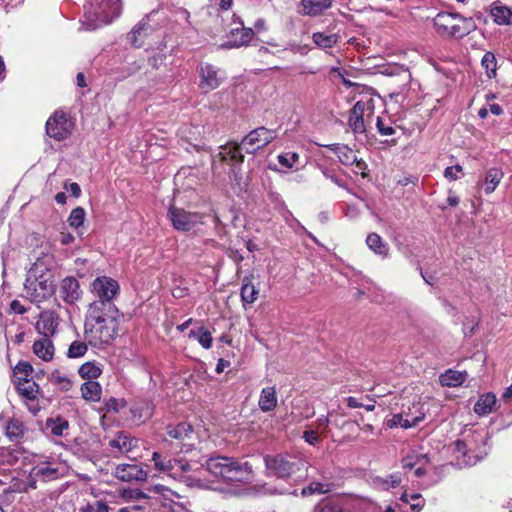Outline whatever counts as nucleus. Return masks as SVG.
Here are the masks:
<instances>
[{
    "mask_svg": "<svg viewBox=\"0 0 512 512\" xmlns=\"http://www.w3.org/2000/svg\"><path fill=\"white\" fill-rule=\"evenodd\" d=\"M98 316L94 317L88 313L85 323V337L93 346L111 343L118 335L119 323L122 318L119 311H102Z\"/></svg>",
    "mask_w": 512,
    "mask_h": 512,
    "instance_id": "f257e3e1",
    "label": "nucleus"
},
{
    "mask_svg": "<svg viewBox=\"0 0 512 512\" xmlns=\"http://www.w3.org/2000/svg\"><path fill=\"white\" fill-rule=\"evenodd\" d=\"M152 461L155 468L167 476L184 482L189 487H200L202 481L197 475L199 468H193V465L181 457H168L160 452L152 454Z\"/></svg>",
    "mask_w": 512,
    "mask_h": 512,
    "instance_id": "f03ea898",
    "label": "nucleus"
},
{
    "mask_svg": "<svg viewBox=\"0 0 512 512\" xmlns=\"http://www.w3.org/2000/svg\"><path fill=\"white\" fill-rule=\"evenodd\" d=\"M119 284L116 280L100 276L94 279L91 284V293L94 301L90 303L87 313H91L94 317H99V313L119 311L114 303V299L119 294Z\"/></svg>",
    "mask_w": 512,
    "mask_h": 512,
    "instance_id": "7ed1b4c3",
    "label": "nucleus"
},
{
    "mask_svg": "<svg viewBox=\"0 0 512 512\" xmlns=\"http://www.w3.org/2000/svg\"><path fill=\"white\" fill-rule=\"evenodd\" d=\"M433 24L437 34L444 38H463L476 29L472 18L449 12L438 13Z\"/></svg>",
    "mask_w": 512,
    "mask_h": 512,
    "instance_id": "20e7f679",
    "label": "nucleus"
},
{
    "mask_svg": "<svg viewBox=\"0 0 512 512\" xmlns=\"http://www.w3.org/2000/svg\"><path fill=\"white\" fill-rule=\"evenodd\" d=\"M265 466L270 475L286 479L300 473L298 478H305L307 463L304 459L290 454L267 455Z\"/></svg>",
    "mask_w": 512,
    "mask_h": 512,
    "instance_id": "39448f33",
    "label": "nucleus"
},
{
    "mask_svg": "<svg viewBox=\"0 0 512 512\" xmlns=\"http://www.w3.org/2000/svg\"><path fill=\"white\" fill-rule=\"evenodd\" d=\"M121 0H88L87 16L91 29L111 23L121 13Z\"/></svg>",
    "mask_w": 512,
    "mask_h": 512,
    "instance_id": "423d86ee",
    "label": "nucleus"
},
{
    "mask_svg": "<svg viewBox=\"0 0 512 512\" xmlns=\"http://www.w3.org/2000/svg\"><path fill=\"white\" fill-rule=\"evenodd\" d=\"M454 450L461 454L463 461L468 465H475L486 454L484 437L479 433L466 435L454 443Z\"/></svg>",
    "mask_w": 512,
    "mask_h": 512,
    "instance_id": "0eeeda50",
    "label": "nucleus"
},
{
    "mask_svg": "<svg viewBox=\"0 0 512 512\" xmlns=\"http://www.w3.org/2000/svg\"><path fill=\"white\" fill-rule=\"evenodd\" d=\"M375 105L372 97H363L359 99L352 109L348 117V126L355 134H363L366 127L371 122L374 115Z\"/></svg>",
    "mask_w": 512,
    "mask_h": 512,
    "instance_id": "6e6552de",
    "label": "nucleus"
},
{
    "mask_svg": "<svg viewBox=\"0 0 512 512\" xmlns=\"http://www.w3.org/2000/svg\"><path fill=\"white\" fill-rule=\"evenodd\" d=\"M27 298L33 303H41L56 293V288L50 278H27L25 282Z\"/></svg>",
    "mask_w": 512,
    "mask_h": 512,
    "instance_id": "1a4fd4ad",
    "label": "nucleus"
},
{
    "mask_svg": "<svg viewBox=\"0 0 512 512\" xmlns=\"http://www.w3.org/2000/svg\"><path fill=\"white\" fill-rule=\"evenodd\" d=\"M74 123L63 111H56L46 122V133L49 137L62 141L72 132Z\"/></svg>",
    "mask_w": 512,
    "mask_h": 512,
    "instance_id": "9d476101",
    "label": "nucleus"
},
{
    "mask_svg": "<svg viewBox=\"0 0 512 512\" xmlns=\"http://www.w3.org/2000/svg\"><path fill=\"white\" fill-rule=\"evenodd\" d=\"M277 137L276 131L266 127H258L242 139V147L246 153L253 154L264 148Z\"/></svg>",
    "mask_w": 512,
    "mask_h": 512,
    "instance_id": "9b49d317",
    "label": "nucleus"
},
{
    "mask_svg": "<svg viewBox=\"0 0 512 512\" xmlns=\"http://www.w3.org/2000/svg\"><path fill=\"white\" fill-rule=\"evenodd\" d=\"M233 22L238 26L232 28L227 35V41L222 44L223 48H239L248 45L254 37V31L246 28L243 21L236 15H233Z\"/></svg>",
    "mask_w": 512,
    "mask_h": 512,
    "instance_id": "f8f14e48",
    "label": "nucleus"
},
{
    "mask_svg": "<svg viewBox=\"0 0 512 512\" xmlns=\"http://www.w3.org/2000/svg\"><path fill=\"white\" fill-rule=\"evenodd\" d=\"M169 219L173 227L178 231H190L198 223H201V216L197 213L185 211L182 208L170 207L168 211Z\"/></svg>",
    "mask_w": 512,
    "mask_h": 512,
    "instance_id": "ddd939ff",
    "label": "nucleus"
},
{
    "mask_svg": "<svg viewBox=\"0 0 512 512\" xmlns=\"http://www.w3.org/2000/svg\"><path fill=\"white\" fill-rule=\"evenodd\" d=\"M56 292L57 297L67 305L75 304L82 297L80 284L73 276L62 279Z\"/></svg>",
    "mask_w": 512,
    "mask_h": 512,
    "instance_id": "4468645a",
    "label": "nucleus"
},
{
    "mask_svg": "<svg viewBox=\"0 0 512 512\" xmlns=\"http://www.w3.org/2000/svg\"><path fill=\"white\" fill-rule=\"evenodd\" d=\"M234 461L235 458L232 457L212 456L206 460L204 466L211 475L224 482Z\"/></svg>",
    "mask_w": 512,
    "mask_h": 512,
    "instance_id": "2eb2a0df",
    "label": "nucleus"
},
{
    "mask_svg": "<svg viewBox=\"0 0 512 512\" xmlns=\"http://www.w3.org/2000/svg\"><path fill=\"white\" fill-rule=\"evenodd\" d=\"M199 74V87L203 92L208 93L220 86L221 77L219 75L218 69L213 65L208 63L202 64L200 66Z\"/></svg>",
    "mask_w": 512,
    "mask_h": 512,
    "instance_id": "dca6fc26",
    "label": "nucleus"
},
{
    "mask_svg": "<svg viewBox=\"0 0 512 512\" xmlns=\"http://www.w3.org/2000/svg\"><path fill=\"white\" fill-rule=\"evenodd\" d=\"M59 326V316L54 311H43L40 313L39 320L36 323V330L43 335V338L52 337L57 332Z\"/></svg>",
    "mask_w": 512,
    "mask_h": 512,
    "instance_id": "f3484780",
    "label": "nucleus"
},
{
    "mask_svg": "<svg viewBox=\"0 0 512 512\" xmlns=\"http://www.w3.org/2000/svg\"><path fill=\"white\" fill-rule=\"evenodd\" d=\"M253 478L252 466L248 462L239 460L234 461L228 476L224 482L226 483H246Z\"/></svg>",
    "mask_w": 512,
    "mask_h": 512,
    "instance_id": "a211bd4d",
    "label": "nucleus"
},
{
    "mask_svg": "<svg viewBox=\"0 0 512 512\" xmlns=\"http://www.w3.org/2000/svg\"><path fill=\"white\" fill-rule=\"evenodd\" d=\"M114 476L124 482L130 481H144L147 478V473L136 464H120L117 465L113 471Z\"/></svg>",
    "mask_w": 512,
    "mask_h": 512,
    "instance_id": "6ab92c4d",
    "label": "nucleus"
},
{
    "mask_svg": "<svg viewBox=\"0 0 512 512\" xmlns=\"http://www.w3.org/2000/svg\"><path fill=\"white\" fill-rule=\"evenodd\" d=\"M242 150H244L242 143L227 144L221 147V150L216 157L219 158L220 161L228 162L230 164H241L244 161Z\"/></svg>",
    "mask_w": 512,
    "mask_h": 512,
    "instance_id": "aec40b11",
    "label": "nucleus"
},
{
    "mask_svg": "<svg viewBox=\"0 0 512 512\" xmlns=\"http://www.w3.org/2000/svg\"><path fill=\"white\" fill-rule=\"evenodd\" d=\"M254 275L249 274L243 277L241 285V301L243 306L253 304L259 295L258 285L254 283Z\"/></svg>",
    "mask_w": 512,
    "mask_h": 512,
    "instance_id": "412c9836",
    "label": "nucleus"
},
{
    "mask_svg": "<svg viewBox=\"0 0 512 512\" xmlns=\"http://www.w3.org/2000/svg\"><path fill=\"white\" fill-rule=\"evenodd\" d=\"M59 476V471L57 468L51 466L50 464H39L33 467L31 471L32 481L30 483L31 488L36 487V480L40 479L43 481H50L57 479Z\"/></svg>",
    "mask_w": 512,
    "mask_h": 512,
    "instance_id": "4be33fe9",
    "label": "nucleus"
},
{
    "mask_svg": "<svg viewBox=\"0 0 512 512\" xmlns=\"http://www.w3.org/2000/svg\"><path fill=\"white\" fill-rule=\"evenodd\" d=\"M15 384L19 395L26 400L34 401L41 393L39 385L31 379L19 378Z\"/></svg>",
    "mask_w": 512,
    "mask_h": 512,
    "instance_id": "5701e85b",
    "label": "nucleus"
},
{
    "mask_svg": "<svg viewBox=\"0 0 512 512\" xmlns=\"http://www.w3.org/2000/svg\"><path fill=\"white\" fill-rule=\"evenodd\" d=\"M109 445L112 449H116L119 453L125 454L137 447L138 440L131 437L126 432H118L116 437L110 440Z\"/></svg>",
    "mask_w": 512,
    "mask_h": 512,
    "instance_id": "b1692460",
    "label": "nucleus"
},
{
    "mask_svg": "<svg viewBox=\"0 0 512 512\" xmlns=\"http://www.w3.org/2000/svg\"><path fill=\"white\" fill-rule=\"evenodd\" d=\"M332 0H301L303 15L315 17L332 7Z\"/></svg>",
    "mask_w": 512,
    "mask_h": 512,
    "instance_id": "393cba45",
    "label": "nucleus"
},
{
    "mask_svg": "<svg viewBox=\"0 0 512 512\" xmlns=\"http://www.w3.org/2000/svg\"><path fill=\"white\" fill-rule=\"evenodd\" d=\"M490 16L497 25H512V9L500 2H494L489 9Z\"/></svg>",
    "mask_w": 512,
    "mask_h": 512,
    "instance_id": "a878e982",
    "label": "nucleus"
},
{
    "mask_svg": "<svg viewBox=\"0 0 512 512\" xmlns=\"http://www.w3.org/2000/svg\"><path fill=\"white\" fill-rule=\"evenodd\" d=\"M278 403L275 387H265L261 390L258 405L262 412L273 411Z\"/></svg>",
    "mask_w": 512,
    "mask_h": 512,
    "instance_id": "bb28decb",
    "label": "nucleus"
},
{
    "mask_svg": "<svg viewBox=\"0 0 512 512\" xmlns=\"http://www.w3.org/2000/svg\"><path fill=\"white\" fill-rule=\"evenodd\" d=\"M329 150L333 151L339 161L343 164V165H353L354 162H356V154L355 152L349 148L347 145H344V144H339V143H335V144H330L328 146H326Z\"/></svg>",
    "mask_w": 512,
    "mask_h": 512,
    "instance_id": "cd10ccee",
    "label": "nucleus"
},
{
    "mask_svg": "<svg viewBox=\"0 0 512 512\" xmlns=\"http://www.w3.org/2000/svg\"><path fill=\"white\" fill-rule=\"evenodd\" d=\"M179 134L181 138L185 139L195 149L203 148L199 143L201 136V128L199 126L185 124L179 129Z\"/></svg>",
    "mask_w": 512,
    "mask_h": 512,
    "instance_id": "c85d7f7f",
    "label": "nucleus"
},
{
    "mask_svg": "<svg viewBox=\"0 0 512 512\" xmlns=\"http://www.w3.org/2000/svg\"><path fill=\"white\" fill-rule=\"evenodd\" d=\"M34 354L44 361L52 360L54 356V345L48 338L36 340L33 344Z\"/></svg>",
    "mask_w": 512,
    "mask_h": 512,
    "instance_id": "c756f323",
    "label": "nucleus"
},
{
    "mask_svg": "<svg viewBox=\"0 0 512 512\" xmlns=\"http://www.w3.org/2000/svg\"><path fill=\"white\" fill-rule=\"evenodd\" d=\"M366 244L370 250L382 258L389 255V246L377 233H370L366 238Z\"/></svg>",
    "mask_w": 512,
    "mask_h": 512,
    "instance_id": "7c9ffc66",
    "label": "nucleus"
},
{
    "mask_svg": "<svg viewBox=\"0 0 512 512\" xmlns=\"http://www.w3.org/2000/svg\"><path fill=\"white\" fill-rule=\"evenodd\" d=\"M496 404V396L492 393L481 395L474 405V412L479 416L490 414Z\"/></svg>",
    "mask_w": 512,
    "mask_h": 512,
    "instance_id": "2f4dec72",
    "label": "nucleus"
},
{
    "mask_svg": "<svg viewBox=\"0 0 512 512\" xmlns=\"http://www.w3.org/2000/svg\"><path fill=\"white\" fill-rule=\"evenodd\" d=\"M83 399L90 402H98L101 399L102 388L97 381H86L81 385Z\"/></svg>",
    "mask_w": 512,
    "mask_h": 512,
    "instance_id": "473e14b6",
    "label": "nucleus"
},
{
    "mask_svg": "<svg viewBox=\"0 0 512 512\" xmlns=\"http://www.w3.org/2000/svg\"><path fill=\"white\" fill-rule=\"evenodd\" d=\"M424 418V413H421L419 416L409 418L408 416L404 417L402 414H394L391 419L388 420L387 425L390 428L393 427H402L405 429L417 426Z\"/></svg>",
    "mask_w": 512,
    "mask_h": 512,
    "instance_id": "72a5a7b5",
    "label": "nucleus"
},
{
    "mask_svg": "<svg viewBox=\"0 0 512 512\" xmlns=\"http://www.w3.org/2000/svg\"><path fill=\"white\" fill-rule=\"evenodd\" d=\"M504 176L503 171L500 168H490L484 178V190L486 194H491L495 191L499 183L501 182L502 178Z\"/></svg>",
    "mask_w": 512,
    "mask_h": 512,
    "instance_id": "f704fd0d",
    "label": "nucleus"
},
{
    "mask_svg": "<svg viewBox=\"0 0 512 512\" xmlns=\"http://www.w3.org/2000/svg\"><path fill=\"white\" fill-rule=\"evenodd\" d=\"M45 428L51 435L62 437L69 429V422L60 416L48 418L45 423Z\"/></svg>",
    "mask_w": 512,
    "mask_h": 512,
    "instance_id": "c9c22d12",
    "label": "nucleus"
},
{
    "mask_svg": "<svg viewBox=\"0 0 512 512\" xmlns=\"http://www.w3.org/2000/svg\"><path fill=\"white\" fill-rule=\"evenodd\" d=\"M6 436L11 441H16L22 438L26 432V427L23 421L19 418H11L6 424Z\"/></svg>",
    "mask_w": 512,
    "mask_h": 512,
    "instance_id": "e433bc0d",
    "label": "nucleus"
},
{
    "mask_svg": "<svg viewBox=\"0 0 512 512\" xmlns=\"http://www.w3.org/2000/svg\"><path fill=\"white\" fill-rule=\"evenodd\" d=\"M166 432L171 438L183 441L190 437L193 428L190 424L182 422L177 425H167Z\"/></svg>",
    "mask_w": 512,
    "mask_h": 512,
    "instance_id": "4c0bfd02",
    "label": "nucleus"
},
{
    "mask_svg": "<svg viewBox=\"0 0 512 512\" xmlns=\"http://www.w3.org/2000/svg\"><path fill=\"white\" fill-rule=\"evenodd\" d=\"M467 377V372L447 370L439 377L442 386L456 387L461 385Z\"/></svg>",
    "mask_w": 512,
    "mask_h": 512,
    "instance_id": "58836bf2",
    "label": "nucleus"
},
{
    "mask_svg": "<svg viewBox=\"0 0 512 512\" xmlns=\"http://www.w3.org/2000/svg\"><path fill=\"white\" fill-rule=\"evenodd\" d=\"M102 366L95 361H88L82 364L78 370L81 378L87 381H94L102 374Z\"/></svg>",
    "mask_w": 512,
    "mask_h": 512,
    "instance_id": "ea45409f",
    "label": "nucleus"
},
{
    "mask_svg": "<svg viewBox=\"0 0 512 512\" xmlns=\"http://www.w3.org/2000/svg\"><path fill=\"white\" fill-rule=\"evenodd\" d=\"M401 475L399 473H394L387 475L385 477L375 476L372 479L373 485L382 490H389L390 488H395L401 484Z\"/></svg>",
    "mask_w": 512,
    "mask_h": 512,
    "instance_id": "a19ab883",
    "label": "nucleus"
},
{
    "mask_svg": "<svg viewBox=\"0 0 512 512\" xmlns=\"http://www.w3.org/2000/svg\"><path fill=\"white\" fill-rule=\"evenodd\" d=\"M336 34H326L324 32H315L312 35L313 42L320 48H332L338 42Z\"/></svg>",
    "mask_w": 512,
    "mask_h": 512,
    "instance_id": "79ce46f5",
    "label": "nucleus"
},
{
    "mask_svg": "<svg viewBox=\"0 0 512 512\" xmlns=\"http://www.w3.org/2000/svg\"><path fill=\"white\" fill-rule=\"evenodd\" d=\"M400 500L409 504L413 512H420L425 505V500L419 493H408L405 491L401 495Z\"/></svg>",
    "mask_w": 512,
    "mask_h": 512,
    "instance_id": "37998d69",
    "label": "nucleus"
},
{
    "mask_svg": "<svg viewBox=\"0 0 512 512\" xmlns=\"http://www.w3.org/2000/svg\"><path fill=\"white\" fill-rule=\"evenodd\" d=\"M188 337L198 340L199 344L205 349H209L212 345L211 333L204 327H199L197 330H190Z\"/></svg>",
    "mask_w": 512,
    "mask_h": 512,
    "instance_id": "c03bdc74",
    "label": "nucleus"
},
{
    "mask_svg": "<svg viewBox=\"0 0 512 512\" xmlns=\"http://www.w3.org/2000/svg\"><path fill=\"white\" fill-rule=\"evenodd\" d=\"M131 411L135 418H138L139 421L144 422L152 416L153 406L150 402L144 401L134 405Z\"/></svg>",
    "mask_w": 512,
    "mask_h": 512,
    "instance_id": "a18cd8bd",
    "label": "nucleus"
},
{
    "mask_svg": "<svg viewBox=\"0 0 512 512\" xmlns=\"http://www.w3.org/2000/svg\"><path fill=\"white\" fill-rule=\"evenodd\" d=\"M429 462L427 454L411 453L402 459V466L404 469H412L417 465H425Z\"/></svg>",
    "mask_w": 512,
    "mask_h": 512,
    "instance_id": "49530a36",
    "label": "nucleus"
},
{
    "mask_svg": "<svg viewBox=\"0 0 512 512\" xmlns=\"http://www.w3.org/2000/svg\"><path fill=\"white\" fill-rule=\"evenodd\" d=\"M49 380L52 384L58 386L62 391H69L72 387L70 378L58 370L53 371L49 376Z\"/></svg>",
    "mask_w": 512,
    "mask_h": 512,
    "instance_id": "de8ad7c7",
    "label": "nucleus"
},
{
    "mask_svg": "<svg viewBox=\"0 0 512 512\" xmlns=\"http://www.w3.org/2000/svg\"><path fill=\"white\" fill-rule=\"evenodd\" d=\"M481 64L489 78L496 76L497 60L492 52H486L481 60Z\"/></svg>",
    "mask_w": 512,
    "mask_h": 512,
    "instance_id": "09e8293b",
    "label": "nucleus"
},
{
    "mask_svg": "<svg viewBox=\"0 0 512 512\" xmlns=\"http://www.w3.org/2000/svg\"><path fill=\"white\" fill-rule=\"evenodd\" d=\"M88 350L87 344L82 341H74L70 344L67 351L68 358H79L86 354Z\"/></svg>",
    "mask_w": 512,
    "mask_h": 512,
    "instance_id": "8fccbe9b",
    "label": "nucleus"
},
{
    "mask_svg": "<svg viewBox=\"0 0 512 512\" xmlns=\"http://www.w3.org/2000/svg\"><path fill=\"white\" fill-rule=\"evenodd\" d=\"M85 210L82 207L73 209L68 217V223L73 228L80 227L85 219Z\"/></svg>",
    "mask_w": 512,
    "mask_h": 512,
    "instance_id": "3c124183",
    "label": "nucleus"
},
{
    "mask_svg": "<svg viewBox=\"0 0 512 512\" xmlns=\"http://www.w3.org/2000/svg\"><path fill=\"white\" fill-rule=\"evenodd\" d=\"M33 368L28 362H19L14 368V376L15 382L19 380V378H28L32 373Z\"/></svg>",
    "mask_w": 512,
    "mask_h": 512,
    "instance_id": "603ef678",
    "label": "nucleus"
},
{
    "mask_svg": "<svg viewBox=\"0 0 512 512\" xmlns=\"http://www.w3.org/2000/svg\"><path fill=\"white\" fill-rule=\"evenodd\" d=\"M299 160V155L295 152L283 153L278 156L279 163L285 168H292Z\"/></svg>",
    "mask_w": 512,
    "mask_h": 512,
    "instance_id": "864d4df0",
    "label": "nucleus"
},
{
    "mask_svg": "<svg viewBox=\"0 0 512 512\" xmlns=\"http://www.w3.org/2000/svg\"><path fill=\"white\" fill-rule=\"evenodd\" d=\"M146 29V24L145 23H138L134 28L133 30L131 31L130 33V40H131V43L135 46V47H140L142 45V41H140V37L142 35V32Z\"/></svg>",
    "mask_w": 512,
    "mask_h": 512,
    "instance_id": "5fc2aeb1",
    "label": "nucleus"
},
{
    "mask_svg": "<svg viewBox=\"0 0 512 512\" xmlns=\"http://www.w3.org/2000/svg\"><path fill=\"white\" fill-rule=\"evenodd\" d=\"M82 512H109V506L103 501H96L81 508Z\"/></svg>",
    "mask_w": 512,
    "mask_h": 512,
    "instance_id": "6e6d98bb",
    "label": "nucleus"
},
{
    "mask_svg": "<svg viewBox=\"0 0 512 512\" xmlns=\"http://www.w3.org/2000/svg\"><path fill=\"white\" fill-rule=\"evenodd\" d=\"M325 485L320 482H312L308 487L303 488L302 495H311L315 493H326L328 488L324 489Z\"/></svg>",
    "mask_w": 512,
    "mask_h": 512,
    "instance_id": "4d7b16f0",
    "label": "nucleus"
},
{
    "mask_svg": "<svg viewBox=\"0 0 512 512\" xmlns=\"http://www.w3.org/2000/svg\"><path fill=\"white\" fill-rule=\"evenodd\" d=\"M376 127L382 136H391L395 133V129L389 123L386 124L381 117H377Z\"/></svg>",
    "mask_w": 512,
    "mask_h": 512,
    "instance_id": "13d9d810",
    "label": "nucleus"
},
{
    "mask_svg": "<svg viewBox=\"0 0 512 512\" xmlns=\"http://www.w3.org/2000/svg\"><path fill=\"white\" fill-rule=\"evenodd\" d=\"M319 433L320 432H318V430H315V429L306 430L303 433V439L308 444L315 446L321 441Z\"/></svg>",
    "mask_w": 512,
    "mask_h": 512,
    "instance_id": "bf43d9fd",
    "label": "nucleus"
},
{
    "mask_svg": "<svg viewBox=\"0 0 512 512\" xmlns=\"http://www.w3.org/2000/svg\"><path fill=\"white\" fill-rule=\"evenodd\" d=\"M462 172V167L460 165L447 167L444 171V176L449 180H457L459 178V173Z\"/></svg>",
    "mask_w": 512,
    "mask_h": 512,
    "instance_id": "052dcab7",
    "label": "nucleus"
},
{
    "mask_svg": "<svg viewBox=\"0 0 512 512\" xmlns=\"http://www.w3.org/2000/svg\"><path fill=\"white\" fill-rule=\"evenodd\" d=\"M329 418L327 416H321L319 417L317 420H316V427L318 430V432H320V434L326 436V433L328 431V426H329Z\"/></svg>",
    "mask_w": 512,
    "mask_h": 512,
    "instance_id": "680f3d73",
    "label": "nucleus"
},
{
    "mask_svg": "<svg viewBox=\"0 0 512 512\" xmlns=\"http://www.w3.org/2000/svg\"><path fill=\"white\" fill-rule=\"evenodd\" d=\"M10 309L15 314H24L28 310L19 300L16 299L10 303Z\"/></svg>",
    "mask_w": 512,
    "mask_h": 512,
    "instance_id": "e2e57ef3",
    "label": "nucleus"
},
{
    "mask_svg": "<svg viewBox=\"0 0 512 512\" xmlns=\"http://www.w3.org/2000/svg\"><path fill=\"white\" fill-rule=\"evenodd\" d=\"M64 188L70 192L74 197L78 198L81 194V188L80 186L75 183V182H72V183H69V184H65L64 185Z\"/></svg>",
    "mask_w": 512,
    "mask_h": 512,
    "instance_id": "0e129e2a",
    "label": "nucleus"
},
{
    "mask_svg": "<svg viewBox=\"0 0 512 512\" xmlns=\"http://www.w3.org/2000/svg\"><path fill=\"white\" fill-rule=\"evenodd\" d=\"M323 174L324 176L331 180L333 183H335L337 186L341 187V188H345V184L343 181L339 180L333 173H331L330 171L328 170H324L323 171Z\"/></svg>",
    "mask_w": 512,
    "mask_h": 512,
    "instance_id": "69168bd1",
    "label": "nucleus"
},
{
    "mask_svg": "<svg viewBox=\"0 0 512 512\" xmlns=\"http://www.w3.org/2000/svg\"><path fill=\"white\" fill-rule=\"evenodd\" d=\"M353 165H355V170H354L355 173H360L363 177L366 176L365 170L367 168V165L363 160H361V159L358 160L356 158V162H354Z\"/></svg>",
    "mask_w": 512,
    "mask_h": 512,
    "instance_id": "338daca9",
    "label": "nucleus"
},
{
    "mask_svg": "<svg viewBox=\"0 0 512 512\" xmlns=\"http://www.w3.org/2000/svg\"><path fill=\"white\" fill-rule=\"evenodd\" d=\"M447 202L450 206L455 207L459 204V198L452 191H449Z\"/></svg>",
    "mask_w": 512,
    "mask_h": 512,
    "instance_id": "774afa93",
    "label": "nucleus"
}]
</instances>
